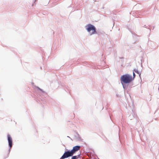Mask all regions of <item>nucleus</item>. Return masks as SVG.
Wrapping results in <instances>:
<instances>
[{
	"label": "nucleus",
	"instance_id": "nucleus-1",
	"mask_svg": "<svg viewBox=\"0 0 159 159\" xmlns=\"http://www.w3.org/2000/svg\"><path fill=\"white\" fill-rule=\"evenodd\" d=\"M134 78L131 75L128 74H126L121 76L120 81L121 83L123 84H129L133 80Z\"/></svg>",
	"mask_w": 159,
	"mask_h": 159
},
{
	"label": "nucleus",
	"instance_id": "nucleus-2",
	"mask_svg": "<svg viewBox=\"0 0 159 159\" xmlns=\"http://www.w3.org/2000/svg\"><path fill=\"white\" fill-rule=\"evenodd\" d=\"M87 31L90 33V34H94L96 33V29L95 27L91 24H88L86 26Z\"/></svg>",
	"mask_w": 159,
	"mask_h": 159
},
{
	"label": "nucleus",
	"instance_id": "nucleus-3",
	"mask_svg": "<svg viewBox=\"0 0 159 159\" xmlns=\"http://www.w3.org/2000/svg\"><path fill=\"white\" fill-rule=\"evenodd\" d=\"M73 155L71 151H68L65 152L60 159H64L65 158L71 157Z\"/></svg>",
	"mask_w": 159,
	"mask_h": 159
},
{
	"label": "nucleus",
	"instance_id": "nucleus-4",
	"mask_svg": "<svg viewBox=\"0 0 159 159\" xmlns=\"http://www.w3.org/2000/svg\"><path fill=\"white\" fill-rule=\"evenodd\" d=\"M80 146H76L74 147L72 149L71 151L73 154H74L76 152L78 151L80 149Z\"/></svg>",
	"mask_w": 159,
	"mask_h": 159
},
{
	"label": "nucleus",
	"instance_id": "nucleus-5",
	"mask_svg": "<svg viewBox=\"0 0 159 159\" xmlns=\"http://www.w3.org/2000/svg\"><path fill=\"white\" fill-rule=\"evenodd\" d=\"M8 140L9 143V145L10 147L11 148L12 147V139L10 135L9 134L7 135Z\"/></svg>",
	"mask_w": 159,
	"mask_h": 159
},
{
	"label": "nucleus",
	"instance_id": "nucleus-6",
	"mask_svg": "<svg viewBox=\"0 0 159 159\" xmlns=\"http://www.w3.org/2000/svg\"><path fill=\"white\" fill-rule=\"evenodd\" d=\"M78 157L77 156H75L72 157L71 158V159H77Z\"/></svg>",
	"mask_w": 159,
	"mask_h": 159
},
{
	"label": "nucleus",
	"instance_id": "nucleus-7",
	"mask_svg": "<svg viewBox=\"0 0 159 159\" xmlns=\"http://www.w3.org/2000/svg\"><path fill=\"white\" fill-rule=\"evenodd\" d=\"M134 71L135 72L137 73H138V74H139V73L138 72V71L137 69H134Z\"/></svg>",
	"mask_w": 159,
	"mask_h": 159
},
{
	"label": "nucleus",
	"instance_id": "nucleus-8",
	"mask_svg": "<svg viewBox=\"0 0 159 159\" xmlns=\"http://www.w3.org/2000/svg\"><path fill=\"white\" fill-rule=\"evenodd\" d=\"M37 88L39 90H40V91H41L42 92H44V91L42 89H41L39 88V87H37Z\"/></svg>",
	"mask_w": 159,
	"mask_h": 159
},
{
	"label": "nucleus",
	"instance_id": "nucleus-9",
	"mask_svg": "<svg viewBox=\"0 0 159 159\" xmlns=\"http://www.w3.org/2000/svg\"><path fill=\"white\" fill-rule=\"evenodd\" d=\"M133 78L134 79L135 76V75L134 73V72H133Z\"/></svg>",
	"mask_w": 159,
	"mask_h": 159
}]
</instances>
